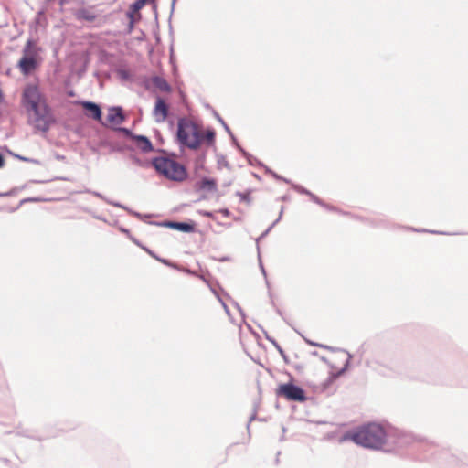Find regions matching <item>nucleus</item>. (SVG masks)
<instances>
[{
  "mask_svg": "<svg viewBox=\"0 0 468 468\" xmlns=\"http://www.w3.org/2000/svg\"><path fill=\"white\" fill-rule=\"evenodd\" d=\"M389 435L380 424L370 422L346 431L339 439L340 442L352 441L364 448L380 450L387 443Z\"/></svg>",
  "mask_w": 468,
  "mask_h": 468,
  "instance_id": "obj_1",
  "label": "nucleus"
},
{
  "mask_svg": "<svg viewBox=\"0 0 468 468\" xmlns=\"http://www.w3.org/2000/svg\"><path fill=\"white\" fill-rule=\"evenodd\" d=\"M22 104L27 112L34 113L35 129L47 133L54 122V118L46 101H42V95L36 85L29 84L25 87Z\"/></svg>",
  "mask_w": 468,
  "mask_h": 468,
  "instance_id": "obj_2",
  "label": "nucleus"
},
{
  "mask_svg": "<svg viewBox=\"0 0 468 468\" xmlns=\"http://www.w3.org/2000/svg\"><path fill=\"white\" fill-rule=\"evenodd\" d=\"M151 164L159 175L171 181L182 182L187 177L186 166L170 157L155 156Z\"/></svg>",
  "mask_w": 468,
  "mask_h": 468,
  "instance_id": "obj_3",
  "label": "nucleus"
},
{
  "mask_svg": "<svg viewBox=\"0 0 468 468\" xmlns=\"http://www.w3.org/2000/svg\"><path fill=\"white\" fill-rule=\"evenodd\" d=\"M276 395L289 401L303 402L307 399L304 389L292 382L279 385Z\"/></svg>",
  "mask_w": 468,
  "mask_h": 468,
  "instance_id": "obj_4",
  "label": "nucleus"
},
{
  "mask_svg": "<svg viewBox=\"0 0 468 468\" xmlns=\"http://www.w3.org/2000/svg\"><path fill=\"white\" fill-rule=\"evenodd\" d=\"M140 83L147 90H153V88H154L162 92L169 93L172 91V87L168 81L164 77L158 75L153 77L144 76Z\"/></svg>",
  "mask_w": 468,
  "mask_h": 468,
  "instance_id": "obj_5",
  "label": "nucleus"
},
{
  "mask_svg": "<svg viewBox=\"0 0 468 468\" xmlns=\"http://www.w3.org/2000/svg\"><path fill=\"white\" fill-rule=\"evenodd\" d=\"M154 1V0H135L133 4L130 5L129 10L126 13L128 22L124 29V34H130L133 30L134 23L136 22V20H139L142 17L139 11L144 6V5L147 2Z\"/></svg>",
  "mask_w": 468,
  "mask_h": 468,
  "instance_id": "obj_6",
  "label": "nucleus"
},
{
  "mask_svg": "<svg viewBox=\"0 0 468 468\" xmlns=\"http://www.w3.org/2000/svg\"><path fill=\"white\" fill-rule=\"evenodd\" d=\"M194 122L183 117L178 120L176 139L181 146H186L189 141V135L192 132Z\"/></svg>",
  "mask_w": 468,
  "mask_h": 468,
  "instance_id": "obj_7",
  "label": "nucleus"
},
{
  "mask_svg": "<svg viewBox=\"0 0 468 468\" xmlns=\"http://www.w3.org/2000/svg\"><path fill=\"white\" fill-rule=\"evenodd\" d=\"M81 106L85 116L97 122H102V112L100 104L91 101H82Z\"/></svg>",
  "mask_w": 468,
  "mask_h": 468,
  "instance_id": "obj_8",
  "label": "nucleus"
},
{
  "mask_svg": "<svg viewBox=\"0 0 468 468\" xmlns=\"http://www.w3.org/2000/svg\"><path fill=\"white\" fill-rule=\"evenodd\" d=\"M153 114L155 117V121L157 122H164L169 114V105L165 100L160 96L156 97Z\"/></svg>",
  "mask_w": 468,
  "mask_h": 468,
  "instance_id": "obj_9",
  "label": "nucleus"
},
{
  "mask_svg": "<svg viewBox=\"0 0 468 468\" xmlns=\"http://www.w3.org/2000/svg\"><path fill=\"white\" fill-rule=\"evenodd\" d=\"M196 192L216 193L218 191L217 181L214 178L203 177L194 184Z\"/></svg>",
  "mask_w": 468,
  "mask_h": 468,
  "instance_id": "obj_10",
  "label": "nucleus"
},
{
  "mask_svg": "<svg viewBox=\"0 0 468 468\" xmlns=\"http://www.w3.org/2000/svg\"><path fill=\"white\" fill-rule=\"evenodd\" d=\"M104 127H109L112 131L117 132V106H112L109 108V113L105 119L102 118V122H99Z\"/></svg>",
  "mask_w": 468,
  "mask_h": 468,
  "instance_id": "obj_11",
  "label": "nucleus"
},
{
  "mask_svg": "<svg viewBox=\"0 0 468 468\" xmlns=\"http://www.w3.org/2000/svg\"><path fill=\"white\" fill-rule=\"evenodd\" d=\"M134 144L138 149L143 153H150L154 151V145L151 140L145 135L134 136Z\"/></svg>",
  "mask_w": 468,
  "mask_h": 468,
  "instance_id": "obj_12",
  "label": "nucleus"
},
{
  "mask_svg": "<svg viewBox=\"0 0 468 468\" xmlns=\"http://www.w3.org/2000/svg\"><path fill=\"white\" fill-rule=\"evenodd\" d=\"M191 135L193 139H189L186 147L192 150H196L200 146V144L203 142V133L199 131L198 126L196 122H194V126L192 127Z\"/></svg>",
  "mask_w": 468,
  "mask_h": 468,
  "instance_id": "obj_13",
  "label": "nucleus"
},
{
  "mask_svg": "<svg viewBox=\"0 0 468 468\" xmlns=\"http://www.w3.org/2000/svg\"><path fill=\"white\" fill-rule=\"evenodd\" d=\"M343 352H345L347 355V358L344 364V367L336 372H330L326 381L324 384V387L331 384L333 381H335L336 378H338L340 376H342L348 369V367L350 366V360L352 358V355L346 350H343Z\"/></svg>",
  "mask_w": 468,
  "mask_h": 468,
  "instance_id": "obj_14",
  "label": "nucleus"
},
{
  "mask_svg": "<svg viewBox=\"0 0 468 468\" xmlns=\"http://www.w3.org/2000/svg\"><path fill=\"white\" fill-rule=\"evenodd\" d=\"M19 68L21 69V71L25 74H28L29 72H31L32 70L35 69V68L37 67V61L35 59L34 57L32 56H24L20 60H19Z\"/></svg>",
  "mask_w": 468,
  "mask_h": 468,
  "instance_id": "obj_15",
  "label": "nucleus"
},
{
  "mask_svg": "<svg viewBox=\"0 0 468 468\" xmlns=\"http://www.w3.org/2000/svg\"><path fill=\"white\" fill-rule=\"evenodd\" d=\"M196 224L193 221L188 222H181L175 221L173 225V229L184 232V233H191L195 231Z\"/></svg>",
  "mask_w": 468,
  "mask_h": 468,
  "instance_id": "obj_16",
  "label": "nucleus"
},
{
  "mask_svg": "<svg viewBox=\"0 0 468 468\" xmlns=\"http://www.w3.org/2000/svg\"><path fill=\"white\" fill-rule=\"evenodd\" d=\"M75 16L78 20H85L88 22H93L96 16L87 8H80L76 11Z\"/></svg>",
  "mask_w": 468,
  "mask_h": 468,
  "instance_id": "obj_17",
  "label": "nucleus"
},
{
  "mask_svg": "<svg viewBox=\"0 0 468 468\" xmlns=\"http://www.w3.org/2000/svg\"><path fill=\"white\" fill-rule=\"evenodd\" d=\"M216 133L214 129L208 128L205 133H203V141L207 143V145H214L215 144Z\"/></svg>",
  "mask_w": 468,
  "mask_h": 468,
  "instance_id": "obj_18",
  "label": "nucleus"
},
{
  "mask_svg": "<svg viewBox=\"0 0 468 468\" xmlns=\"http://www.w3.org/2000/svg\"><path fill=\"white\" fill-rule=\"evenodd\" d=\"M18 435H21V436H24V437H27V438H30V439H34V440H38V441H41L43 438H41L40 436H38L35 431L33 430H21V431H16Z\"/></svg>",
  "mask_w": 468,
  "mask_h": 468,
  "instance_id": "obj_19",
  "label": "nucleus"
},
{
  "mask_svg": "<svg viewBox=\"0 0 468 468\" xmlns=\"http://www.w3.org/2000/svg\"><path fill=\"white\" fill-rule=\"evenodd\" d=\"M282 213H283V207H282L281 211H280V214H279V217L271 223V225L264 231L261 233V235L256 239L257 243L263 238H265L269 232L271 230V229L282 219Z\"/></svg>",
  "mask_w": 468,
  "mask_h": 468,
  "instance_id": "obj_20",
  "label": "nucleus"
},
{
  "mask_svg": "<svg viewBox=\"0 0 468 468\" xmlns=\"http://www.w3.org/2000/svg\"><path fill=\"white\" fill-rule=\"evenodd\" d=\"M10 154L13 155L16 159H18L20 161H23V162H27V163H31V164H35V165H41V161L38 160V159H35V158H30V157H26V156H23V155H20L18 154H15L13 152H10Z\"/></svg>",
  "mask_w": 468,
  "mask_h": 468,
  "instance_id": "obj_21",
  "label": "nucleus"
},
{
  "mask_svg": "<svg viewBox=\"0 0 468 468\" xmlns=\"http://www.w3.org/2000/svg\"><path fill=\"white\" fill-rule=\"evenodd\" d=\"M266 339L268 341H270L275 346V348L278 350L280 355L282 356L283 360L287 363L288 362L287 356H286L285 352L283 351V349L281 347V346L277 343V341L270 336H266Z\"/></svg>",
  "mask_w": 468,
  "mask_h": 468,
  "instance_id": "obj_22",
  "label": "nucleus"
},
{
  "mask_svg": "<svg viewBox=\"0 0 468 468\" xmlns=\"http://www.w3.org/2000/svg\"><path fill=\"white\" fill-rule=\"evenodd\" d=\"M148 223L150 225H154V226H158V227H165V228H169V229H173V225H174L175 221L174 220L149 221Z\"/></svg>",
  "mask_w": 468,
  "mask_h": 468,
  "instance_id": "obj_23",
  "label": "nucleus"
},
{
  "mask_svg": "<svg viewBox=\"0 0 468 468\" xmlns=\"http://www.w3.org/2000/svg\"><path fill=\"white\" fill-rule=\"evenodd\" d=\"M237 149L247 159L249 165H253L252 160H256V157L247 152L241 145H239Z\"/></svg>",
  "mask_w": 468,
  "mask_h": 468,
  "instance_id": "obj_24",
  "label": "nucleus"
},
{
  "mask_svg": "<svg viewBox=\"0 0 468 468\" xmlns=\"http://www.w3.org/2000/svg\"><path fill=\"white\" fill-rule=\"evenodd\" d=\"M119 78L124 80L135 81L133 76L127 70L119 69Z\"/></svg>",
  "mask_w": 468,
  "mask_h": 468,
  "instance_id": "obj_25",
  "label": "nucleus"
},
{
  "mask_svg": "<svg viewBox=\"0 0 468 468\" xmlns=\"http://www.w3.org/2000/svg\"><path fill=\"white\" fill-rule=\"evenodd\" d=\"M236 196L239 197L240 201L246 202L248 204L250 203L251 197H250V190H248L247 192H236Z\"/></svg>",
  "mask_w": 468,
  "mask_h": 468,
  "instance_id": "obj_26",
  "label": "nucleus"
},
{
  "mask_svg": "<svg viewBox=\"0 0 468 468\" xmlns=\"http://www.w3.org/2000/svg\"><path fill=\"white\" fill-rule=\"evenodd\" d=\"M213 115L215 116V118L218 121V122H220V124L223 126L224 130L228 133H230L231 130L230 128L229 127V125L226 123V122L222 119V117L218 113L217 111L213 110Z\"/></svg>",
  "mask_w": 468,
  "mask_h": 468,
  "instance_id": "obj_27",
  "label": "nucleus"
},
{
  "mask_svg": "<svg viewBox=\"0 0 468 468\" xmlns=\"http://www.w3.org/2000/svg\"><path fill=\"white\" fill-rule=\"evenodd\" d=\"M119 133L124 134L127 138H129L133 141H134V136H137V134H134L132 132V130L125 128V127H121V126H119Z\"/></svg>",
  "mask_w": 468,
  "mask_h": 468,
  "instance_id": "obj_28",
  "label": "nucleus"
},
{
  "mask_svg": "<svg viewBox=\"0 0 468 468\" xmlns=\"http://www.w3.org/2000/svg\"><path fill=\"white\" fill-rule=\"evenodd\" d=\"M217 164L218 168L229 166V162L223 154L217 155Z\"/></svg>",
  "mask_w": 468,
  "mask_h": 468,
  "instance_id": "obj_29",
  "label": "nucleus"
},
{
  "mask_svg": "<svg viewBox=\"0 0 468 468\" xmlns=\"http://www.w3.org/2000/svg\"><path fill=\"white\" fill-rule=\"evenodd\" d=\"M291 185H292V187L297 191L298 193L300 194H303V195H308L310 194V191L308 189H306L305 187H303V186L301 185H298V184H293L291 182Z\"/></svg>",
  "mask_w": 468,
  "mask_h": 468,
  "instance_id": "obj_30",
  "label": "nucleus"
},
{
  "mask_svg": "<svg viewBox=\"0 0 468 468\" xmlns=\"http://www.w3.org/2000/svg\"><path fill=\"white\" fill-rule=\"evenodd\" d=\"M411 440V437L408 434H400L399 436V441H398V444L399 446H403L404 444H407V443H410Z\"/></svg>",
  "mask_w": 468,
  "mask_h": 468,
  "instance_id": "obj_31",
  "label": "nucleus"
},
{
  "mask_svg": "<svg viewBox=\"0 0 468 468\" xmlns=\"http://www.w3.org/2000/svg\"><path fill=\"white\" fill-rule=\"evenodd\" d=\"M46 199L45 198H42V197H27V198H24L20 201V205H23L25 203H37V202H42V201H45Z\"/></svg>",
  "mask_w": 468,
  "mask_h": 468,
  "instance_id": "obj_32",
  "label": "nucleus"
},
{
  "mask_svg": "<svg viewBox=\"0 0 468 468\" xmlns=\"http://www.w3.org/2000/svg\"><path fill=\"white\" fill-rule=\"evenodd\" d=\"M310 199L314 202L315 204L319 205V206H325V203L321 199L319 198L316 195H314V193H312L310 191V194L307 195Z\"/></svg>",
  "mask_w": 468,
  "mask_h": 468,
  "instance_id": "obj_33",
  "label": "nucleus"
},
{
  "mask_svg": "<svg viewBox=\"0 0 468 468\" xmlns=\"http://www.w3.org/2000/svg\"><path fill=\"white\" fill-rule=\"evenodd\" d=\"M259 248V246L257 247ZM258 259H259V263H260V268H261V273L264 275L265 277V280H266V284L268 287H270V283L267 280V273H266V271L263 267V264H262V261H261V254H260V249H258Z\"/></svg>",
  "mask_w": 468,
  "mask_h": 468,
  "instance_id": "obj_34",
  "label": "nucleus"
},
{
  "mask_svg": "<svg viewBox=\"0 0 468 468\" xmlns=\"http://www.w3.org/2000/svg\"><path fill=\"white\" fill-rule=\"evenodd\" d=\"M269 295H270V298H271V304L272 305V307L274 308L275 312L281 316L282 317V310L276 305L275 302H274V299L272 297V293L269 291Z\"/></svg>",
  "mask_w": 468,
  "mask_h": 468,
  "instance_id": "obj_35",
  "label": "nucleus"
},
{
  "mask_svg": "<svg viewBox=\"0 0 468 468\" xmlns=\"http://www.w3.org/2000/svg\"><path fill=\"white\" fill-rule=\"evenodd\" d=\"M213 292L217 295L218 301L220 302L222 307L224 308L225 312L227 314H229V309L228 307V305L226 304V303L222 300V298L217 293L216 291L213 290Z\"/></svg>",
  "mask_w": 468,
  "mask_h": 468,
  "instance_id": "obj_36",
  "label": "nucleus"
},
{
  "mask_svg": "<svg viewBox=\"0 0 468 468\" xmlns=\"http://www.w3.org/2000/svg\"><path fill=\"white\" fill-rule=\"evenodd\" d=\"M271 176H272L276 180H280V181H283V182H285V183H287V184H291V180H290V179H287V178H285V177H283V176H280V175L276 174L275 172H273Z\"/></svg>",
  "mask_w": 468,
  "mask_h": 468,
  "instance_id": "obj_37",
  "label": "nucleus"
},
{
  "mask_svg": "<svg viewBox=\"0 0 468 468\" xmlns=\"http://www.w3.org/2000/svg\"><path fill=\"white\" fill-rule=\"evenodd\" d=\"M410 229L413 230V231H417V232H428V230L424 229H417L411 228ZM429 232L433 233V234H447L446 232H440V231H435V230H429Z\"/></svg>",
  "mask_w": 468,
  "mask_h": 468,
  "instance_id": "obj_38",
  "label": "nucleus"
},
{
  "mask_svg": "<svg viewBox=\"0 0 468 468\" xmlns=\"http://www.w3.org/2000/svg\"><path fill=\"white\" fill-rule=\"evenodd\" d=\"M228 134L230 136L233 145L236 148H238L240 144H239V142H238L237 138L235 137V135L233 134V133L230 132V133H228Z\"/></svg>",
  "mask_w": 468,
  "mask_h": 468,
  "instance_id": "obj_39",
  "label": "nucleus"
},
{
  "mask_svg": "<svg viewBox=\"0 0 468 468\" xmlns=\"http://www.w3.org/2000/svg\"><path fill=\"white\" fill-rule=\"evenodd\" d=\"M160 262L164 263L165 265H167V266H170V267H173V268H177V266L174 263H172L171 261H169L167 259H164L163 260H160Z\"/></svg>",
  "mask_w": 468,
  "mask_h": 468,
  "instance_id": "obj_40",
  "label": "nucleus"
},
{
  "mask_svg": "<svg viewBox=\"0 0 468 468\" xmlns=\"http://www.w3.org/2000/svg\"><path fill=\"white\" fill-rule=\"evenodd\" d=\"M124 119H125V115L123 113V111H122V107L119 106V124L121 122H122L124 121Z\"/></svg>",
  "mask_w": 468,
  "mask_h": 468,
  "instance_id": "obj_41",
  "label": "nucleus"
},
{
  "mask_svg": "<svg viewBox=\"0 0 468 468\" xmlns=\"http://www.w3.org/2000/svg\"><path fill=\"white\" fill-rule=\"evenodd\" d=\"M218 212L221 213L223 215V217H225V218H229L231 214L228 208H221V209H219Z\"/></svg>",
  "mask_w": 468,
  "mask_h": 468,
  "instance_id": "obj_42",
  "label": "nucleus"
},
{
  "mask_svg": "<svg viewBox=\"0 0 468 468\" xmlns=\"http://www.w3.org/2000/svg\"><path fill=\"white\" fill-rule=\"evenodd\" d=\"M133 214H134L137 218H141V219L149 218H151V217H152V215H150V214H144V215H143V214L138 213V212H134Z\"/></svg>",
  "mask_w": 468,
  "mask_h": 468,
  "instance_id": "obj_43",
  "label": "nucleus"
},
{
  "mask_svg": "<svg viewBox=\"0 0 468 468\" xmlns=\"http://www.w3.org/2000/svg\"><path fill=\"white\" fill-rule=\"evenodd\" d=\"M255 419H256V409H254V411H253L252 415L250 417L249 421L247 423L248 430L250 429V425L251 421L254 420Z\"/></svg>",
  "mask_w": 468,
  "mask_h": 468,
  "instance_id": "obj_44",
  "label": "nucleus"
},
{
  "mask_svg": "<svg viewBox=\"0 0 468 468\" xmlns=\"http://www.w3.org/2000/svg\"><path fill=\"white\" fill-rule=\"evenodd\" d=\"M323 207H324L325 209L329 210V211H337V212H340L334 206H331V205H328L325 203V206H322Z\"/></svg>",
  "mask_w": 468,
  "mask_h": 468,
  "instance_id": "obj_45",
  "label": "nucleus"
},
{
  "mask_svg": "<svg viewBox=\"0 0 468 468\" xmlns=\"http://www.w3.org/2000/svg\"><path fill=\"white\" fill-rule=\"evenodd\" d=\"M142 249H143L144 251H146V252H147L151 257H153V258H154V257H155V255H156V254H155L153 250H151L150 249H148L147 247H145V246H142Z\"/></svg>",
  "mask_w": 468,
  "mask_h": 468,
  "instance_id": "obj_46",
  "label": "nucleus"
},
{
  "mask_svg": "<svg viewBox=\"0 0 468 468\" xmlns=\"http://www.w3.org/2000/svg\"><path fill=\"white\" fill-rule=\"evenodd\" d=\"M176 3V0H172V3H171V11H170V16H169V20H171L172 16H173V13H174V11H175Z\"/></svg>",
  "mask_w": 468,
  "mask_h": 468,
  "instance_id": "obj_47",
  "label": "nucleus"
},
{
  "mask_svg": "<svg viewBox=\"0 0 468 468\" xmlns=\"http://www.w3.org/2000/svg\"><path fill=\"white\" fill-rule=\"evenodd\" d=\"M318 346L321 347V348H324V349L331 350V351H335L336 350V348H335V347H332V346H326V345H323V344H319Z\"/></svg>",
  "mask_w": 468,
  "mask_h": 468,
  "instance_id": "obj_48",
  "label": "nucleus"
},
{
  "mask_svg": "<svg viewBox=\"0 0 468 468\" xmlns=\"http://www.w3.org/2000/svg\"><path fill=\"white\" fill-rule=\"evenodd\" d=\"M51 180H30L29 183H34V184H45V183H48V182H50Z\"/></svg>",
  "mask_w": 468,
  "mask_h": 468,
  "instance_id": "obj_49",
  "label": "nucleus"
},
{
  "mask_svg": "<svg viewBox=\"0 0 468 468\" xmlns=\"http://www.w3.org/2000/svg\"><path fill=\"white\" fill-rule=\"evenodd\" d=\"M253 165H258V166H264V165L256 158V160H252Z\"/></svg>",
  "mask_w": 468,
  "mask_h": 468,
  "instance_id": "obj_50",
  "label": "nucleus"
},
{
  "mask_svg": "<svg viewBox=\"0 0 468 468\" xmlns=\"http://www.w3.org/2000/svg\"><path fill=\"white\" fill-rule=\"evenodd\" d=\"M55 158H56L57 160H59V161H64V160L66 159V157H65L64 155L59 154H55Z\"/></svg>",
  "mask_w": 468,
  "mask_h": 468,
  "instance_id": "obj_51",
  "label": "nucleus"
},
{
  "mask_svg": "<svg viewBox=\"0 0 468 468\" xmlns=\"http://www.w3.org/2000/svg\"><path fill=\"white\" fill-rule=\"evenodd\" d=\"M321 360L324 363H326L331 368H335V367L329 363V361L327 360V358H325L324 356H322L321 357Z\"/></svg>",
  "mask_w": 468,
  "mask_h": 468,
  "instance_id": "obj_52",
  "label": "nucleus"
},
{
  "mask_svg": "<svg viewBox=\"0 0 468 468\" xmlns=\"http://www.w3.org/2000/svg\"><path fill=\"white\" fill-rule=\"evenodd\" d=\"M5 165V157L2 153H0V168Z\"/></svg>",
  "mask_w": 468,
  "mask_h": 468,
  "instance_id": "obj_53",
  "label": "nucleus"
},
{
  "mask_svg": "<svg viewBox=\"0 0 468 468\" xmlns=\"http://www.w3.org/2000/svg\"><path fill=\"white\" fill-rule=\"evenodd\" d=\"M14 190H11V191H8V192H5V193H0V197H7V196H11L13 194Z\"/></svg>",
  "mask_w": 468,
  "mask_h": 468,
  "instance_id": "obj_54",
  "label": "nucleus"
},
{
  "mask_svg": "<svg viewBox=\"0 0 468 468\" xmlns=\"http://www.w3.org/2000/svg\"><path fill=\"white\" fill-rule=\"evenodd\" d=\"M205 217H207V218H212L213 217V213L210 212V211H204L202 213Z\"/></svg>",
  "mask_w": 468,
  "mask_h": 468,
  "instance_id": "obj_55",
  "label": "nucleus"
},
{
  "mask_svg": "<svg viewBox=\"0 0 468 468\" xmlns=\"http://www.w3.org/2000/svg\"><path fill=\"white\" fill-rule=\"evenodd\" d=\"M306 343H308L310 346H319L318 343H315V342H313V341H310V340H306Z\"/></svg>",
  "mask_w": 468,
  "mask_h": 468,
  "instance_id": "obj_56",
  "label": "nucleus"
},
{
  "mask_svg": "<svg viewBox=\"0 0 468 468\" xmlns=\"http://www.w3.org/2000/svg\"><path fill=\"white\" fill-rule=\"evenodd\" d=\"M263 167L265 168L266 173L272 175L273 171L271 169H270L269 167H267L265 165Z\"/></svg>",
  "mask_w": 468,
  "mask_h": 468,
  "instance_id": "obj_57",
  "label": "nucleus"
},
{
  "mask_svg": "<svg viewBox=\"0 0 468 468\" xmlns=\"http://www.w3.org/2000/svg\"><path fill=\"white\" fill-rule=\"evenodd\" d=\"M133 239V241L137 246H139L140 248H142V246H143V245H142V244H141L137 239Z\"/></svg>",
  "mask_w": 468,
  "mask_h": 468,
  "instance_id": "obj_58",
  "label": "nucleus"
},
{
  "mask_svg": "<svg viewBox=\"0 0 468 468\" xmlns=\"http://www.w3.org/2000/svg\"><path fill=\"white\" fill-rule=\"evenodd\" d=\"M119 231H122V232H124V233H128V229H124V228H120L119 227Z\"/></svg>",
  "mask_w": 468,
  "mask_h": 468,
  "instance_id": "obj_59",
  "label": "nucleus"
},
{
  "mask_svg": "<svg viewBox=\"0 0 468 468\" xmlns=\"http://www.w3.org/2000/svg\"><path fill=\"white\" fill-rule=\"evenodd\" d=\"M134 162L139 165H142V163H141V160L139 158H134Z\"/></svg>",
  "mask_w": 468,
  "mask_h": 468,
  "instance_id": "obj_60",
  "label": "nucleus"
},
{
  "mask_svg": "<svg viewBox=\"0 0 468 468\" xmlns=\"http://www.w3.org/2000/svg\"><path fill=\"white\" fill-rule=\"evenodd\" d=\"M65 3H66V0H58V4H59V5H61V6H62V5H65Z\"/></svg>",
  "mask_w": 468,
  "mask_h": 468,
  "instance_id": "obj_61",
  "label": "nucleus"
},
{
  "mask_svg": "<svg viewBox=\"0 0 468 468\" xmlns=\"http://www.w3.org/2000/svg\"><path fill=\"white\" fill-rule=\"evenodd\" d=\"M207 198V196L205 194H202L199 197V200H203V199H206Z\"/></svg>",
  "mask_w": 468,
  "mask_h": 468,
  "instance_id": "obj_62",
  "label": "nucleus"
},
{
  "mask_svg": "<svg viewBox=\"0 0 468 468\" xmlns=\"http://www.w3.org/2000/svg\"><path fill=\"white\" fill-rule=\"evenodd\" d=\"M154 259H155V260H156V261H160V260H163V258H161V257H159V256H157V255H155V257H154Z\"/></svg>",
  "mask_w": 468,
  "mask_h": 468,
  "instance_id": "obj_63",
  "label": "nucleus"
},
{
  "mask_svg": "<svg viewBox=\"0 0 468 468\" xmlns=\"http://www.w3.org/2000/svg\"><path fill=\"white\" fill-rule=\"evenodd\" d=\"M206 108H207V109H210L212 112H213V110H214V109H213L209 104H206Z\"/></svg>",
  "mask_w": 468,
  "mask_h": 468,
  "instance_id": "obj_64",
  "label": "nucleus"
}]
</instances>
